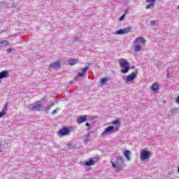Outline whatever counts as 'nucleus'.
<instances>
[{"mask_svg": "<svg viewBox=\"0 0 179 179\" xmlns=\"http://www.w3.org/2000/svg\"><path fill=\"white\" fill-rule=\"evenodd\" d=\"M111 163L113 169H115L116 171H121L123 170L124 166H122V165L124 164V159H122V157H117L116 163H114L113 161H111Z\"/></svg>", "mask_w": 179, "mask_h": 179, "instance_id": "obj_1", "label": "nucleus"}, {"mask_svg": "<svg viewBox=\"0 0 179 179\" xmlns=\"http://www.w3.org/2000/svg\"><path fill=\"white\" fill-rule=\"evenodd\" d=\"M120 68H124L122 69L121 72L122 73H128V71H129V62H127V59H122L121 60V62L120 63Z\"/></svg>", "mask_w": 179, "mask_h": 179, "instance_id": "obj_2", "label": "nucleus"}, {"mask_svg": "<svg viewBox=\"0 0 179 179\" xmlns=\"http://www.w3.org/2000/svg\"><path fill=\"white\" fill-rule=\"evenodd\" d=\"M43 108V105L38 102L29 106V111H41Z\"/></svg>", "mask_w": 179, "mask_h": 179, "instance_id": "obj_3", "label": "nucleus"}, {"mask_svg": "<svg viewBox=\"0 0 179 179\" xmlns=\"http://www.w3.org/2000/svg\"><path fill=\"white\" fill-rule=\"evenodd\" d=\"M150 152L147 150H142L140 154L141 160H146L150 157Z\"/></svg>", "mask_w": 179, "mask_h": 179, "instance_id": "obj_4", "label": "nucleus"}, {"mask_svg": "<svg viewBox=\"0 0 179 179\" xmlns=\"http://www.w3.org/2000/svg\"><path fill=\"white\" fill-rule=\"evenodd\" d=\"M70 132L71 131L69 130V129H68L67 127H63L59 131L58 135H59L60 136H65V135H69Z\"/></svg>", "mask_w": 179, "mask_h": 179, "instance_id": "obj_5", "label": "nucleus"}, {"mask_svg": "<svg viewBox=\"0 0 179 179\" xmlns=\"http://www.w3.org/2000/svg\"><path fill=\"white\" fill-rule=\"evenodd\" d=\"M131 31V27H127L124 29H120L117 31L115 33L117 36H121L122 34H128V33H130Z\"/></svg>", "mask_w": 179, "mask_h": 179, "instance_id": "obj_6", "label": "nucleus"}, {"mask_svg": "<svg viewBox=\"0 0 179 179\" xmlns=\"http://www.w3.org/2000/svg\"><path fill=\"white\" fill-rule=\"evenodd\" d=\"M112 125H117L119 124V125L115 127V131H120V127H121V123L120 122V118L113 120L111 122Z\"/></svg>", "mask_w": 179, "mask_h": 179, "instance_id": "obj_7", "label": "nucleus"}, {"mask_svg": "<svg viewBox=\"0 0 179 179\" xmlns=\"http://www.w3.org/2000/svg\"><path fill=\"white\" fill-rule=\"evenodd\" d=\"M115 127L114 126H109L106 127L102 132V135H107L108 132H111Z\"/></svg>", "mask_w": 179, "mask_h": 179, "instance_id": "obj_8", "label": "nucleus"}, {"mask_svg": "<svg viewBox=\"0 0 179 179\" xmlns=\"http://www.w3.org/2000/svg\"><path fill=\"white\" fill-rule=\"evenodd\" d=\"M123 155L126 157L127 160H131V157H129V156H131V151L126 150L124 151Z\"/></svg>", "mask_w": 179, "mask_h": 179, "instance_id": "obj_9", "label": "nucleus"}, {"mask_svg": "<svg viewBox=\"0 0 179 179\" xmlns=\"http://www.w3.org/2000/svg\"><path fill=\"white\" fill-rule=\"evenodd\" d=\"M145 41H146L145 40V38L143 37H137L135 40H134V42L135 43H141L142 44H145Z\"/></svg>", "mask_w": 179, "mask_h": 179, "instance_id": "obj_10", "label": "nucleus"}, {"mask_svg": "<svg viewBox=\"0 0 179 179\" xmlns=\"http://www.w3.org/2000/svg\"><path fill=\"white\" fill-rule=\"evenodd\" d=\"M136 78V75H135V73H131L129 76H127V82H131L132 80H134V79H135Z\"/></svg>", "mask_w": 179, "mask_h": 179, "instance_id": "obj_11", "label": "nucleus"}, {"mask_svg": "<svg viewBox=\"0 0 179 179\" xmlns=\"http://www.w3.org/2000/svg\"><path fill=\"white\" fill-rule=\"evenodd\" d=\"M87 120L86 116H80L77 119V122L78 124H82V122H85V121Z\"/></svg>", "mask_w": 179, "mask_h": 179, "instance_id": "obj_12", "label": "nucleus"}, {"mask_svg": "<svg viewBox=\"0 0 179 179\" xmlns=\"http://www.w3.org/2000/svg\"><path fill=\"white\" fill-rule=\"evenodd\" d=\"M6 45H10V43L6 40L0 41V47H6Z\"/></svg>", "mask_w": 179, "mask_h": 179, "instance_id": "obj_13", "label": "nucleus"}, {"mask_svg": "<svg viewBox=\"0 0 179 179\" xmlns=\"http://www.w3.org/2000/svg\"><path fill=\"white\" fill-rule=\"evenodd\" d=\"M69 65H71V66H73V65H76L78 64V60L75 59H71L68 61Z\"/></svg>", "mask_w": 179, "mask_h": 179, "instance_id": "obj_14", "label": "nucleus"}, {"mask_svg": "<svg viewBox=\"0 0 179 179\" xmlns=\"http://www.w3.org/2000/svg\"><path fill=\"white\" fill-rule=\"evenodd\" d=\"M87 69H89V67H85L82 70V72L78 73V76L82 77L84 76V75H86V72H87Z\"/></svg>", "mask_w": 179, "mask_h": 179, "instance_id": "obj_15", "label": "nucleus"}, {"mask_svg": "<svg viewBox=\"0 0 179 179\" xmlns=\"http://www.w3.org/2000/svg\"><path fill=\"white\" fill-rule=\"evenodd\" d=\"M151 89L153 92H156V91L159 90V85L156 83H153L151 87Z\"/></svg>", "mask_w": 179, "mask_h": 179, "instance_id": "obj_16", "label": "nucleus"}, {"mask_svg": "<svg viewBox=\"0 0 179 179\" xmlns=\"http://www.w3.org/2000/svg\"><path fill=\"white\" fill-rule=\"evenodd\" d=\"M85 164V166H94V161H93V159H90L89 161H87Z\"/></svg>", "mask_w": 179, "mask_h": 179, "instance_id": "obj_17", "label": "nucleus"}, {"mask_svg": "<svg viewBox=\"0 0 179 179\" xmlns=\"http://www.w3.org/2000/svg\"><path fill=\"white\" fill-rule=\"evenodd\" d=\"M60 66H61V63L59 62H56L50 65V66H52V68H57Z\"/></svg>", "mask_w": 179, "mask_h": 179, "instance_id": "obj_18", "label": "nucleus"}, {"mask_svg": "<svg viewBox=\"0 0 179 179\" xmlns=\"http://www.w3.org/2000/svg\"><path fill=\"white\" fill-rule=\"evenodd\" d=\"M108 80H110L109 78H103L101 80L100 83H101V85H104V83H107Z\"/></svg>", "mask_w": 179, "mask_h": 179, "instance_id": "obj_19", "label": "nucleus"}, {"mask_svg": "<svg viewBox=\"0 0 179 179\" xmlns=\"http://www.w3.org/2000/svg\"><path fill=\"white\" fill-rule=\"evenodd\" d=\"M134 50L136 52H139V51L142 50V46H141V45H137L135 46Z\"/></svg>", "mask_w": 179, "mask_h": 179, "instance_id": "obj_20", "label": "nucleus"}, {"mask_svg": "<svg viewBox=\"0 0 179 179\" xmlns=\"http://www.w3.org/2000/svg\"><path fill=\"white\" fill-rule=\"evenodd\" d=\"M155 6V3H150V4H148L145 7V9H150V8H153Z\"/></svg>", "mask_w": 179, "mask_h": 179, "instance_id": "obj_21", "label": "nucleus"}, {"mask_svg": "<svg viewBox=\"0 0 179 179\" xmlns=\"http://www.w3.org/2000/svg\"><path fill=\"white\" fill-rule=\"evenodd\" d=\"M6 115V112H5V110H2L1 112H0V118L5 117Z\"/></svg>", "mask_w": 179, "mask_h": 179, "instance_id": "obj_22", "label": "nucleus"}, {"mask_svg": "<svg viewBox=\"0 0 179 179\" xmlns=\"http://www.w3.org/2000/svg\"><path fill=\"white\" fill-rule=\"evenodd\" d=\"M54 103H52L50 105H49L45 109V111H47L48 110H50V108H51V107H54Z\"/></svg>", "mask_w": 179, "mask_h": 179, "instance_id": "obj_23", "label": "nucleus"}, {"mask_svg": "<svg viewBox=\"0 0 179 179\" xmlns=\"http://www.w3.org/2000/svg\"><path fill=\"white\" fill-rule=\"evenodd\" d=\"M58 110H59V108H57V109L53 110L52 113V114L53 115H55V114H57V113H58V111H57Z\"/></svg>", "mask_w": 179, "mask_h": 179, "instance_id": "obj_24", "label": "nucleus"}, {"mask_svg": "<svg viewBox=\"0 0 179 179\" xmlns=\"http://www.w3.org/2000/svg\"><path fill=\"white\" fill-rule=\"evenodd\" d=\"M146 2H150L151 3H155V2H156V0H146Z\"/></svg>", "mask_w": 179, "mask_h": 179, "instance_id": "obj_25", "label": "nucleus"}, {"mask_svg": "<svg viewBox=\"0 0 179 179\" xmlns=\"http://www.w3.org/2000/svg\"><path fill=\"white\" fill-rule=\"evenodd\" d=\"M124 17H125V14L122 15V17L120 18V20H124Z\"/></svg>", "mask_w": 179, "mask_h": 179, "instance_id": "obj_26", "label": "nucleus"}, {"mask_svg": "<svg viewBox=\"0 0 179 179\" xmlns=\"http://www.w3.org/2000/svg\"><path fill=\"white\" fill-rule=\"evenodd\" d=\"M7 52H8V54H10V52H12V48H8V49L7 50Z\"/></svg>", "mask_w": 179, "mask_h": 179, "instance_id": "obj_27", "label": "nucleus"}, {"mask_svg": "<svg viewBox=\"0 0 179 179\" xmlns=\"http://www.w3.org/2000/svg\"><path fill=\"white\" fill-rule=\"evenodd\" d=\"M176 103H179V96L177 97L176 99Z\"/></svg>", "mask_w": 179, "mask_h": 179, "instance_id": "obj_28", "label": "nucleus"}, {"mask_svg": "<svg viewBox=\"0 0 179 179\" xmlns=\"http://www.w3.org/2000/svg\"><path fill=\"white\" fill-rule=\"evenodd\" d=\"M86 127H90V124L89 123L85 124Z\"/></svg>", "mask_w": 179, "mask_h": 179, "instance_id": "obj_29", "label": "nucleus"}, {"mask_svg": "<svg viewBox=\"0 0 179 179\" xmlns=\"http://www.w3.org/2000/svg\"><path fill=\"white\" fill-rule=\"evenodd\" d=\"M126 14H127V11H126Z\"/></svg>", "mask_w": 179, "mask_h": 179, "instance_id": "obj_30", "label": "nucleus"}]
</instances>
